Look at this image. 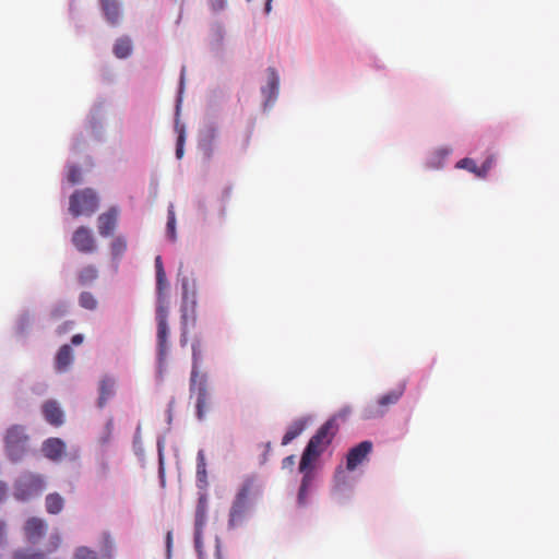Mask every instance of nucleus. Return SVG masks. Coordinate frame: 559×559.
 Segmentation results:
<instances>
[{
  "instance_id": "1",
  "label": "nucleus",
  "mask_w": 559,
  "mask_h": 559,
  "mask_svg": "<svg viewBox=\"0 0 559 559\" xmlns=\"http://www.w3.org/2000/svg\"><path fill=\"white\" fill-rule=\"evenodd\" d=\"M197 486L199 488V498L194 519V546L200 558H202L203 534L207 523V472L206 455L203 449L198 452L197 456Z\"/></svg>"
},
{
  "instance_id": "2",
  "label": "nucleus",
  "mask_w": 559,
  "mask_h": 559,
  "mask_svg": "<svg viewBox=\"0 0 559 559\" xmlns=\"http://www.w3.org/2000/svg\"><path fill=\"white\" fill-rule=\"evenodd\" d=\"M338 430L335 418L326 420L309 440L300 460L299 471L305 472L330 445Z\"/></svg>"
},
{
  "instance_id": "3",
  "label": "nucleus",
  "mask_w": 559,
  "mask_h": 559,
  "mask_svg": "<svg viewBox=\"0 0 559 559\" xmlns=\"http://www.w3.org/2000/svg\"><path fill=\"white\" fill-rule=\"evenodd\" d=\"M193 368L190 379V397L194 400L197 415L199 419H203L207 413L209 407V388L205 374L199 376L197 366V352L193 346Z\"/></svg>"
},
{
  "instance_id": "4",
  "label": "nucleus",
  "mask_w": 559,
  "mask_h": 559,
  "mask_svg": "<svg viewBox=\"0 0 559 559\" xmlns=\"http://www.w3.org/2000/svg\"><path fill=\"white\" fill-rule=\"evenodd\" d=\"M98 209V198L94 190H76L69 201V211L74 216L92 215Z\"/></svg>"
},
{
  "instance_id": "5",
  "label": "nucleus",
  "mask_w": 559,
  "mask_h": 559,
  "mask_svg": "<svg viewBox=\"0 0 559 559\" xmlns=\"http://www.w3.org/2000/svg\"><path fill=\"white\" fill-rule=\"evenodd\" d=\"M45 489V480L40 475H23L14 486V497L20 501H26L40 495Z\"/></svg>"
},
{
  "instance_id": "6",
  "label": "nucleus",
  "mask_w": 559,
  "mask_h": 559,
  "mask_svg": "<svg viewBox=\"0 0 559 559\" xmlns=\"http://www.w3.org/2000/svg\"><path fill=\"white\" fill-rule=\"evenodd\" d=\"M28 436L25 428L14 425L7 430L4 442L8 454L12 461H19L26 451Z\"/></svg>"
},
{
  "instance_id": "7",
  "label": "nucleus",
  "mask_w": 559,
  "mask_h": 559,
  "mask_svg": "<svg viewBox=\"0 0 559 559\" xmlns=\"http://www.w3.org/2000/svg\"><path fill=\"white\" fill-rule=\"evenodd\" d=\"M406 389V384L403 382L395 389L381 395L376 405L366 408V418L382 417L389 409L390 406L395 405L403 396Z\"/></svg>"
},
{
  "instance_id": "8",
  "label": "nucleus",
  "mask_w": 559,
  "mask_h": 559,
  "mask_svg": "<svg viewBox=\"0 0 559 559\" xmlns=\"http://www.w3.org/2000/svg\"><path fill=\"white\" fill-rule=\"evenodd\" d=\"M72 243L82 253H93L96 250V241L92 231L81 226L72 235Z\"/></svg>"
},
{
  "instance_id": "9",
  "label": "nucleus",
  "mask_w": 559,
  "mask_h": 559,
  "mask_svg": "<svg viewBox=\"0 0 559 559\" xmlns=\"http://www.w3.org/2000/svg\"><path fill=\"white\" fill-rule=\"evenodd\" d=\"M372 450L371 441H362L352 448L346 456V468L354 471L359 464H361Z\"/></svg>"
},
{
  "instance_id": "10",
  "label": "nucleus",
  "mask_w": 559,
  "mask_h": 559,
  "mask_svg": "<svg viewBox=\"0 0 559 559\" xmlns=\"http://www.w3.org/2000/svg\"><path fill=\"white\" fill-rule=\"evenodd\" d=\"M119 210L115 206L110 207L107 212L100 214L97 219L98 233L103 237L110 236L118 224Z\"/></svg>"
},
{
  "instance_id": "11",
  "label": "nucleus",
  "mask_w": 559,
  "mask_h": 559,
  "mask_svg": "<svg viewBox=\"0 0 559 559\" xmlns=\"http://www.w3.org/2000/svg\"><path fill=\"white\" fill-rule=\"evenodd\" d=\"M167 308L164 305H159L156 309V321H157V343L159 353L166 352V343L168 337V324H167Z\"/></svg>"
},
{
  "instance_id": "12",
  "label": "nucleus",
  "mask_w": 559,
  "mask_h": 559,
  "mask_svg": "<svg viewBox=\"0 0 559 559\" xmlns=\"http://www.w3.org/2000/svg\"><path fill=\"white\" fill-rule=\"evenodd\" d=\"M66 443L60 438H48L43 442L41 452L50 461H60L66 455Z\"/></svg>"
},
{
  "instance_id": "13",
  "label": "nucleus",
  "mask_w": 559,
  "mask_h": 559,
  "mask_svg": "<svg viewBox=\"0 0 559 559\" xmlns=\"http://www.w3.org/2000/svg\"><path fill=\"white\" fill-rule=\"evenodd\" d=\"M45 420L51 426L59 427L64 423V414L55 400L46 401L41 406Z\"/></svg>"
},
{
  "instance_id": "14",
  "label": "nucleus",
  "mask_w": 559,
  "mask_h": 559,
  "mask_svg": "<svg viewBox=\"0 0 559 559\" xmlns=\"http://www.w3.org/2000/svg\"><path fill=\"white\" fill-rule=\"evenodd\" d=\"M47 524L39 518H29L24 526V532L29 543L36 544L46 533Z\"/></svg>"
},
{
  "instance_id": "15",
  "label": "nucleus",
  "mask_w": 559,
  "mask_h": 559,
  "mask_svg": "<svg viewBox=\"0 0 559 559\" xmlns=\"http://www.w3.org/2000/svg\"><path fill=\"white\" fill-rule=\"evenodd\" d=\"M73 362V350L70 345H62L56 355V369L60 372L68 370Z\"/></svg>"
},
{
  "instance_id": "16",
  "label": "nucleus",
  "mask_w": 559,
  "mask_h": 559,
  "mask_svg": "<svg viewBox=\"0 0 559 559\" xmlns=\"http://www.w3.org/2000/svg\"><path fill=\"white\" fill-rule=\"evenodd\" d=\"M102 11L107 20L112 25L119 21L120 11L117 0H100Z\"/></svg>"
},
{
  "instance_id": "17",
  "label": "nucleus",
  "mask_w": 559,
  "mask_h": 559,
  "mask_svg": "<svg viewBox=\"0 0 559 559\" xmlns=\"http://www.w3.org/2000/svg\"><path fill=\"white\" fill-rule=\"evenodd\" d=\"M45 507L49 514H59L64 508V499L58 492L49 493L46 496Z\"/></svg>"
},
{
  "instance_id": "18",
  "label": "nucleus",
  "mask_w": 559,
  "mask_h": 559,
  "mask_svg": "<svg viewBox=\"0 0 559 559\" xmlns=\"http://www.w3.org/2000/svg\"><path fill=\"white\" fill-rule=\"evenodd\" d=\"M307 426L306 419H297L295 420L285 432L283 439H282V445H287L290 443L294 439H296L301 432L305 430Z\"/></svg>"
},
{
  "instance_id": "19",
  "label": "nucleus",
  "mask_w": 559,
  "mask_h": 559,
  "mask_svg": "<svg viewBox=\"0 0 559 559\" xmlns=\"http://www.w3.org/2000/svg\"><path fill=\"white\" fill-rule=\"evenodd\" d=\"M115 382L109 378H105L100 381L99 384V399L98 406L104 407L107 403L108 399L114 395Z\"/></svg>"
},
{
  "instance_id": "20",
  "label": "nucleus",
  "mask_w": 559,
  "mask_h": 559,
  "mask_svg": "<svg viewBox=\"0 0 559 559\" xmlns=\"http://www.w3.org/2000/svg\"><path fill=\"white\" fill-rule=\"evenodd\" d=\"M97 277L98 270L93 264L85 265L78 272V280L82 285L91 284L96 281Z\"/></svg>"
},
{
  "instance_id": "21",
  "label": "nucleus",
  "mask_w": 559,
  "mask_h": 559,
  "mask_svg": "<svg viewBox=\"0 0 559 559\" xmlns=\"http://www.w3.org/2000/svg\"><path fill=\"white\" fill-rule=\"evenodd\" d=\"M132 52V43L128 37H121L117 39L114 45V53L117 58L123 59L131 55Z\"/></svg>"
},
{
  "instance_id": "22",
  "label": "nucleus",
  "mask_w": 559,
  "mask_h": 559,
  "mask_svg": "<svg viewBox=\"0 0 559 559\" xmlns=\"http://www.w3.org/2000/svg\"><path fill=\"white\" fill-rule=\"evenodd\" d=\"M110 251L114 259L121 258L127 251V240L123 236H117L110 243Z\"/></svg>"
},
{
  "instance_id": "23",
  "label": "nucleus",
  "mask_w": 559,
  "mask_h": 559,
  "mask_svg": "<svg viewBox=\"0 0 559 559\" xmlns=\"http://www.w3.org/2000/svg\"><path fill=\"white\" fill-rule=\"evenodd\" d=\"M13 559H46V555L43 551L19 549L13 552Z\"/></svg>"
},
{
  "instance_id": "24",
  "label": "nucleus",
  "mask_w": 559,
  "mask_h": 559,
  "mask_svg": "<svg viewBox=\"0 0 559 559\" xmlns=\"http://www.w3.org/2000/svg\"><path fill=\"white\" fill-rule=\"evenodd\" d=\"M167 236L171 241L176 240V216H175V210H174L173 204H170L168 206Z\"/></svg>"
},
{
  "instance_id": "25",
  "label": "nucleus",
  "mask_w": 559,
  "mask_h": 559,
  "mask_svg": "<svg viewBox=\"0 0 559 559\" xmlns=\"http://www.w3.org/2000/svg\"><path fill=\"white\" fill-rule=\"evenodd\" d=\"M79 302H80L81 307L88 309V310H94L97 307V300L95 299L93 294L90 292H83L80 295Z\"/></svg>"
},
{
  "instance_id": "26",
  "label": "nucleus",
  "mask_w": 559,
  "mask_h": 559,
  "mask_svg": "<svg viewBox=\"0 0 559 559\" xmlns=\"http://www.w3.org/2000/svg\"><path fill=\"white\" fill-rule=\"evenodd\" d=\"M456 168L465 169L469 173H473L477 177H479V166L476 165L475 160L468 157H465L456 163Z\"/></svg>"
},
{
  "instance_id": "27",
  "label": "nucleus",
  "mask_w": 559,
  "mask_h": 559,
  "mask_svg": "<svg viewBox=\"0 0 559 559\" xmlns=\"http://www.w3.org/2000/svg\"><path fill=\"white\" fill-rule=\"evenodd\" d=\"M176 130L178 131L176 156L180 159L183 156L185 130L178 123L176 124Z\"/></svg>"
},
{
  "instance_id": "28",
  "label": "nucleus",
  "mask_w": 559,
  "mask_h": 559,
  "mask_svg": "<svg viewBox=\"0 0 559 559\" xmlns=\"http://www.w3.org/2000/svg\"><path fill=\"white\" fill-rule=\"evenodd\" d=\"M74 559H97V556L92 549L82 546L75 550Z\"/></svg>"
},
{
  "instance_id": "29",
  "label": "nucleus",
  "mask_w": 559,
  "mask_h": 559,
  "mask_svg": "<svg viewBox=\"0 0 559 559\" xmlns=\"http://www.w3.org/2000/svg\"><path fill=\"white\" fill-rule=\"evenodd\" d=\"M82 179L81 170L76 166H71L68 173V180L72 185L79 183Z\"/></svg>"
},
{
  "instance_id": "30",
  "label": "nucleus",
  "mask_w": 559,
  "mask_h": 559,
  "mask_svg": "<svg viewBox=\"0 0 559 559\" xmlns=\"http://www.w3.org/2000/svg\"><path fill=\"white\" fill-rule=\"evenodd\" d=\"M156 287H157L158 295L160 296L163 290L167 287V280H166L165 272L156 273Z\"/></svg>"
},
{
  "instance_id": "31",
  "label": "nucleus",
  "mask_w": 559,
  "mask_h": 559,
  "mask_svg": "<svg viewBox=\"0 0 559 559\" xmlns=\"http://www.w3.org/2000/svg\"><path fill=\"white\" fill-rule=\"evenodd\" d=\"M493 164V158L488 157L481 166H479V178H486Z\"/></svg>"
},
{
  "instance_id": "32",
  "label": "nucleus",
  "mask_w": 559,
  "mask_h": 559,
  "mask_svg": "<svg viewBox=\"0 0 559 559\" xmlns=\"http://www.w3.org/2000/svg\"><path fill=\"white\" fill-rule=\"evenodd\" d=\"M66 313H67V306L63 304L57 305L50 310V317L52 319H59V318L63 317Z\"/></svg>"
},
{
  "instance_id": "33",
  "label": "nucleus",
  "mask_w": 559,
  "mask_h": 559,
  "mask_svg": "<svg viewBox=\"0 0 559 559\" xmlns=\"http://www.w3.org/2000/svg\"><path fill=\"white\" fill-rule=\"evenodd\" d=\"M60 544H61L60 536L58 534L51 535L49 538L47 552H52V551L57 550L59 548Z\"/></svg>"
},
{
  "instance_id": "34",
  "label": "nucleus",
  "mask_w": 559,
  "mask_h": 559,
  "mask_svg": "<svg viewBox=\"0 0 559 559\" xmlns=\"http://www.w3.org/2000/svg\"><path fill=\"white\" fill-rule=\"evenodd\" d=\"M311 464L309 465V467L302 472L304 473V477H302V480H301V485H300V488H302V490H308V487L311 483V479H312V475H311Z\"/></svg>"
},
{
  "instance_id": "35",
  "label": "nucleus",
  "mask_w": 559,
  "mask_h": 559,
  "mask_svg": "<svg viewBox=\"0 0 559 559\" xmlns=\"http://www.w3.org/2000/svg\"><path fill=\"white\" fill-rule=\"evenodd\" d=\"M112 546H114V543H112V539L110 538V536L108 534H104L103 535V551L106 554V555H109L111 549H112Z\"/></svg>"
},
{
  "instance_id": "36",
  "label": "nucleus",
  "mask_w": 559,
  "mask_h": 559,
  "mask_svg": "<svg viewBox=\"0 0 559 559\" xmlns=\"http://www.w3.org/2000/svg\"><path fill=\"white\" fill-rule=\"evenodd\" d=\"M270 78H269V84L273 91L277 90L278 87V75L274 69H270Z\"/></svg>"
},
{
  "instance_id": "37",
  "label": "nucleus",
  "mask_w": 559,
  "mask_h": 559,
  "mask_svg": "<svg viewBox=\"0 0 559 559\" xmlns=\"http://www.w3.org/2000/svg\"><path fill=\"white\" fill-rule=\"evenodd\" d=\"M296 456L295 455H288L282 461V467L284 469L288 468L292 469L295 465Z\"/></svg>"
},
{
  "instance_id": "38",
  "label": "nucleus",
  "mask_w": 559,
  "mask_h": 559,
  "mask_svg": "<svg viewBox=\"0 0 559 559\" xmlns=\"http://www.w3.org/2000/svg\"><path fill=\"white\" fill-rule=\"evenodd\" d=\"M171 545H173V533H171V531H168L166 534V548H167L168 557H170Z\"/></svg>"
},
{
  "instance_id": "39",
  "label": "nucleus",
  "mask_w": 559,
  "mask_h": 559,
  "mask_svg": "<svg viewBox=\"0 0 559 559\" xmlns=\"http://www.w3.org/2000/svg\"><path fill=\"white\" fill-rule=\"evenodd\" d=\"M226 5V0H212L213 10H223Z\"/></svg>"
},
{
  "instance_id": "40",
  "label": "nucleus",
  "mask_w": 559,
  "mask_h": 559,
  "mask_svg": "<svg viewBox=\"0 0 559 559\" xmlns=\"http://www.w3.org/2000/svg\"><path fill=\"white\" fill-rule=\"evenodd\" d=\"M307 491L308 490H302V488H299V491H298V502H299L300 506L306 504Z\"/></svg>"
},
{
  "instance_id": "41",
  "label": "nucleus",
  "mask_w": 559,
  "mask_h": 559,
  "mask_svg": "<svg viewBox=\"0 0 559 559\" xmlns=\"http://www.w3.org/2000/svg\"><path fill=\"white\" fill-rule=\"evenodd\" d=\"M7 495L8 486L3 481H0V502H2L5 499Z\"/></svg>"
},
{
  "instance_id": "42",
  "label": "nucleus",
  "mask_w": 559,
  "mask_h": 559,
  "mask_svg": "<svg viewBox=\"0 0 559 559\" xmlns=\"http://www.w3.org/2000/svg\"><path fill=\"white\" fill-rule=\"evenodd\" d=\"M155 270H156V273H158V272H165L164 266H163L162 257H160V255H157V257L155 258Z\"/></svg>"
},
{
  "instance_id": "43",
  "label": "nucleus",
  "mask_w": 559,
  "mask_h": 559,
  "mask_svg": "<svg viewBox=\"0 0 559 559\" xmlns=\"http://www.w3.org/2000/svg\"><path fill=\"white\" fill-rule=\"evenodd\" d=\"M73 325V322L72 321H69V322H66L63 323L62 325H60L57 330V332L59 334H63L68 331V329H70L71 326Z\"/></svg>"
},
{
  "instance_id": "44",
  "label": "nucleus",
  "mask_w": 559,
  "mask_h": 559,
  "mask_svg": "<svg viewBox=\"0 0 559 559\" xmlns=\"http://www.w3.org/2000/svg\"><path fill=\"white\" fill-rule=\"evenodd\" d=\"M5 539V523L0 521V545L4 543Z\"/></svg>"
},
{
  "instance_id": "45",
  "label": "nucleus",
  "mask_w": 559,
  "mask_h": 559,
  "mask_svg": "<svg viewBox=\"0 0 559 559\" xmlns=\"http://www.w3.org/2000/svg\"><path fill=\"white\" fill-rule=\"evenodd\" d=\"M83 342V335L82 334H75L71 338V343L73 345H80Z\"/></svg>"
},
{
  "instance_id": "46",
  "label": "nucleus",
  "mask_w": 559,
  "mask_h": 559,
  "mask_svg": "<svg viewBox=\"0 0 559 559\" xmlns=\"http://www.w3.org/2000/svg\"><path fill=\"white\" fill-rule=\"evenodd\" d=\"M215 557H216V559H223V558H222V555H221V549H219V546H218V545H216V552H215Z\"/></svg>"
},
{
  "instance_id": "47",
  "label": "nucleus",
  "mask_w": 559,
  "mask_h": 559,
  "mask_svg": "<svg viewBox=\"0 0 559 559\" xmlns=\"http://www.w3.org/2000/svg\"><path fill=\"white\" fill-rule=\"evenodd\" d=\"M270 10V2L266 3V11Z\"/></svg>"
},
{
  "instance_id": "48",
  "label": "nucleus",
  "mask_w": 559,
  "mask_h": 559,
  "mask_svg": "<svg viewBox=\"0 0 559 559\" xmlns=\"http://www.w3.org/2000/svg\"><path fill=\"white\" fill-rule=\"evenodd\" d=\"M183 83V75H181V79H180V84L182 85Z\"/></svg>"
},
{
  "instance_id": "49",
  "label": "nucleus",
  "mask_w": 559,
  "mask_h": 559,
  "mask_svg": "<svg viewBox=\"0 0 559 559\" xmlns=\"http://www.w3.org/2000/svg\"><path fill=\"white\" fill-rule=\"evenodd\" d=\"M239 496H240V497H242V498H245V497H246V493H245V492H241Z\"/></svg>"
}]
</instances>
